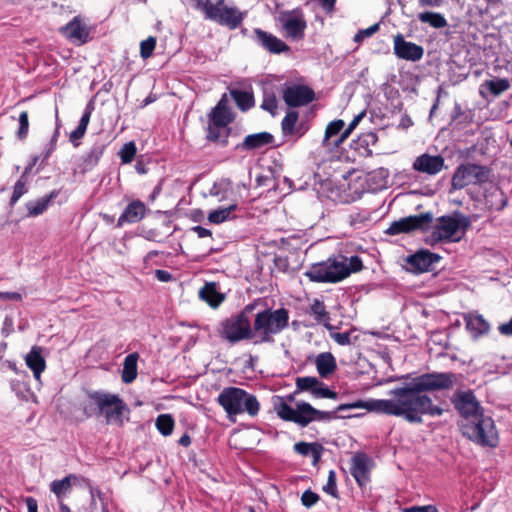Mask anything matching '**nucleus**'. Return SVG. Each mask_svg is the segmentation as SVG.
Returning a JSON list of instances; mask_svg holds the SVG:
<instances>
[{
    "instance_id": "33",
    "label": "nucleus",
    "mask_w": 512,
    "mask_h": 512,
    "mask_svg": "<svg viewBox=\"0 0 512 512\" xmlns=\"http://www.w3.org/2000/svg\"><path fill=\"white\" fill-rule=\"evenodd\" d=\"M58 195L57 191H52L49 195L44 196L36 201H30L26 204L28 214L30 216H38L42 214L48 207L49 203L52 199L56 198Z\"/></svg>"
},
{
    "instance_id": "50",
    "label": "nucleus",
    "mask_w": 512,
    "mask_h": 512,
    "mask_svg": "<svg viewBox=\"0 0 512 512\" xmlns=\"http://www.w3.org/2000/svg\"><path fill=\"white\" fill-rule=\"evenodd\" d=\"M319 499H320V497L317 493L308 489L303 492V494L301 496V503L306 508H311L319 501Z\"/></svg>"
},
{
    "instance_id": "54",
    "label": "nucleus",
    "mask_w": 512,
    "mask_h": 512,
    "mask_svg": "<svg viewBox=\"0 0 512 512\" xmlns=\"http://www.w3.org/2000/svg\"><path fill=\"white\" fill-rule=\"evenodd\" d=\"M402 512H439L435 505L411 506L402 509Z\"/></svg>"
},
{
    "instance_id": "8",
    "label": "nucleus",
    "mask_w": 512,
    "mask_h": 512,
    "mask_svg": "<svg viewBox=\"0 0 512 512\" xmlns=\"http://www.w3.org/2000/svg\"><path fill=\"white\" fill-rule=\"evenodd\" d=\"M251 310L250 306H246L243 311L223 319L217 328L218 336L230 344L254 339L253 326L248 315Z\"/></svg>"
},
{
    "instance_id": "35",
    "label": "nucleus",
    "mask_w": 512,
    "mask_h": 512,
    "mask_svg": "<svg viewBox=\"0 0 512 512\" xmlns=\"http://www.w3.org/2000/svg\"><path fill=\"white\" fill-rule=\"evenodd\" d=\"M421 23L429 24L435 29L444 28L448 25L446 18L438 12L425 11L418 14Z\"/></svg>"
},
{
    "instance_id": "44",
    "label": "nucleus",
    "mask_w": 512,
    "mask_h": 512,
    "mask_svg": "<svg viewBox=\"0 0 512 512\" xmlns=\"http://www.w3.org/2000/svg\"><path fill=\"white\" fill-rule=\"evenodd\" d=\"M27 192V177L21 175L14 185L13 194L10 199V205L14 206L16 202Z\"/></svg>"
},
{
    "instance_id": "1",
    "label": "nucleus",
    "mask_w": 512,
    "mask_h": 512,
    "mask_svg": "<svg viewBox=\"0 0 512 512\" xmlns=\"http://www.w3.org/2000/svg\"><path fill=\"white\" fill-rule=\"evenodd\" d=\"M457 380L452 372H432L419 375L411 382L390 390L389 399H371L368 401H355L340 404L334 411H322L311 404L297 402L295 408L288 402L294 400V395L273 398V408L277 416L288 422H293L300 427H306L314 421H330L338 417L337 413L350 409H366L386 415L402 417L408 423L421 424L423 416H441L444 409L434 405L427 392L446 390L451 388Z\"/></svg>"
},
{
    "instance_id": "49",
    "label": "nucleus",
    "mask_w": 512,
    "mask_h": 512,
    "mask_svg": "<svg viewBox=\"0 0 512 512\" xmlns=\"http://www.w3.org/2000/svg\"><path fill=\"white\" fill-rule=\"evenodd\" d=\"M365 114H366V112L362 111L353 118V120L350 122L348 127L341 133V136L336 140V144H341L350 135V133L356 128V126L359 124V122L363 119Z\"/></svg>"
},
{
    "instance_id": "25",
    "label": "nucleus",
    "mask_w": 512,
    "mask_h": 512,
    "mask_svg": "<svg viewBox=\"0 0 512 512\" xmlns=\"http://www.w3.org/2000/svg\"><path fill=\"white\" fill-rule=\"evenodd\" d=\"M199 298L210 307L217 308L225 300V295L218 291L216 282H207L198 292Z\"/></svg>"
},
{
    "instance_id": "20",
    "label": "nucleus",
    "mask_w": 512,
    "mask_h": 512,
    "mask_svg": "<svg viewBox=\"0 0 512 512\" xmlns=\"http://www.w3.org/2000/svg\"><path fill=\"white\" fill-rule=\"evenodd\" d=\"M255 41L262 48L272 54H281L290 51V47L275 35L260 28L254 29Z\"/></svg>"
},
{
    "instance_id": "45",
    "label": "nucleus",
    "mask_w": 512,
    "mask_h": 512,
    "mask_svg": "<svg viewBox=\"0 0 512 512\" xmlns=\"http://www.w3.org/2000/svg\"><path fill=\"white\" fill-rule=\"evenodd\" d=\"M137 152V147L133 141L125 143L119 152L123 164H129L133 161Z\"/></svg>"
},
{
    "instance_id": "28",
    "label": "nucleus",
    "mask_w": 512,
    "mask_h": 512,
    "mask_svg": "<svg viewBox=\"0 0 512 512\" xmlns=\"http://www.w3.org/2000/svg\"><path fill=\"white\" fill-rule=\"evenodd\" d=\"M344 121L341 119L330 122L325 130V136L323 139V146L328 149L337 148L340 144H336V140L341 136L344 131Z\"/></svg>"
},
{
    "instance_id": "55",
    "label": "nucleus",
    "mask_w": 512,
    "mask_h": 512,
    "mask_svg": "<svg viewBox=\"0 0 512 512\" xmlns=\"http://www.w3.org/2000/svg\"><path fill=\"white\" fill-rule=\"evenodd\" d=\"M85 133V129H83L80 126H77V128L70 133L69 140L75 147H77L79 145L78 140H80L85 135Z\"/></svg>"
},
{
    "instance_id": "21",
    "label": "nucleus",
    "mask_w": 512,
    "mask_h": 512,
    "mask_svg": "<svg viewBox=\"0 0 512 512\" xmlns=\"http://www.w3.org/2000/svg\"><path fill=\"white\" fill-rule=\"evenodd\" d=\"M209 123L216 127L219 124L228 126L233 121L231 110L228 106L226 94H224L217 105L209 113Z\"/></svg>"
},
{
    "instance_id": "12",
    "label": "nucleus",
    "mask_w": 512,
    "mask_h": 512,
    "mask_svg": "<svg viewBox=\"0 0 512 512\" xmlns=\"http://www.w3.org/2000/svg\"><path fill=\"white\" fill-rule=\"evenodd\" d=\"M433 221L431 212L421 213L418 215H410L391 223L386 230L388 235H398L402 233H410L415 230H426Z\"/></svg>"
},
{
    "instance_id": "19",
    "label": "nucleus",
    "mask_w": 512,
    "mask_h": 512,
    "mask_svg": "<svg viewBox=\"0 0 512 512\" xmlns=\"http://www.w3.org/2000/svg\"><path fill=\"white\" fill-rule=\"evenodd\" d=\"M444 166L445 160L441 155L424 153L416 157L412 168L419 173L434 176L441 172Z\"/></svg>"
},
{
    "instance_id": "60",
    "label": "nucleus",
    "mask_w": 512,
    "mask_h": 512,
    "mask_svg": "<svg viewBox=\"0 0 512 512\" xmlns=\"http://www.w3.org/2000/svg\"><path fill=\"white\" fill-rule=\"evenodd\" d=\"M155 277L161 282H168L172 279V274L166 270L158 269L155 271Z\"/></svg>"
},
{
    "instance_id": "34",
    "label": "nucleus",
    "mask_w": 512,
    "mask_h": 512,
    "mask_svg": "<svg viewBox=\"0 0 512 512\" xmlns=\"http://www.w3.org/2000/svg\"><path fill=\"white\" fill-rule=\"evenodd\" d=\"M230 94L240 110L247 111L254 106V96L252 92L233 89L230 91Z\"/></svg>"
},
{
    "instance_id": "4",
    "label": "nucleus",
    "mask_w": 512,
    "mask_h": 512,
    "mask_svg": "<svg viewBox=\"0 0 512 512\" xmlns=\"http://www.w3.org/2000/svg\"><path fill=\"white\" fill-rule=\"evenodd\" d=\"M218 404L224 409L229 420L243 413L255 417L260 410L256 396L239 387H225L217 397Z\"/></svg>"
},
{
    "instance_id": "62",
    "label": "nucleus",
    "mask_w": 512,
    "mask_h": 512,
    "mask_svg": "<svg viewBox=\"0 0 512 512\" xmlns=\"http://www.w3.org/2000/svg\"><path fill=\"white\" fill-rule=\"evenodd\" d=\"M500 334L505 336H512V318L498 327Z\"/></svg>"
},
{
    "instance_id": "46",
    "label": "nucleus",
    "mask_w": 512,
    "mask_h": 512,
    "mask_svg": "<svg viewBox=\"0 0 512 512\" xmlns=\"http://www.w3.org/2000/svg\"><path fill=\"white\" fill-rule=\"evenodd\" d=\"M18 122L19 128L16 132V136L19 140H25L28 136L29 131V118L27 111H22L19 114Z\"/></svg>"
},
{
    "instance_id": "47",
    "label": "nucleus",
    "mask_w": 512,
    "mask_h": 512,
    "mask_svg": "<svg viewBox=\"0 0 512 512\" xmlns=\"http://www.w3.org/2000/svg\"><path fill=\"white\" fill-rule=\"evenodd\" d=\"M323 491L327 494L331 495L334 498L339 497L337 482H336V473L334 470H330L328 474L327 483L323 487Z\"/></svg>"
},
{
    "instance_id": "17",
    "label": "nucleus",
    "mask_w": 512,
    "mask_h": 512,
    "mask_svg": "<svg viewBox=\"0 0 512 512\" xmlns=\"http://www.w3.org/2000/svg\"><path fill=\"white\" fill-rule=\"evenodd\" d=\"M296 388L298 391L309 392L316 399L328 398L335 400L338 398V394L335 391L329 389L327 385L313 376L298 377L296 379Z\"/></svg>"
},
{
    "instance_id": "36",
    "label": "nucleus",
    "mask_w": 512,
    "mask_h": 512,
    "mask_svg": "<svg viewBox=\"0 0 512 512\" xmlns=\"http://www.w3.org/2000/svg\"><path fill=\"white\" fill-rule=\"evenodd\" d=\"M72 480H77V476L74 474H69L63 479L54 480L50 484V490L56 495L58 499H60L70 490Z\"/></svg>"
},
{
    "instance_id": "29",
    "label": "nucleus",
    "mask_w": 512,
    "mask_h": 512,
    "mask_svg": "<svg viewBox=\"0 0 512 512\" xmlns=\"http://www.w3.org/2000/svg\"><path fill=\"white\" fill-rule=\"evenodd\" d=\"M465 324L466 329L474 336L479 337L483 334H486L489 329V323L484 319L482 315L479 314H469L465 316Z\"/></svg>"
},
{
    "instance_id": "59",
    "label": "nucleus",
    "mask_w": 512,
    "mask_h": 512,
    "mask_svg": "<svg viewBox=\"0 0 512 512\" xmlns=\"http://www.w3.org/2000/svg\"><path fill=\"white\" fill-rule=\"evenodd\" d=\"M379 28H380L379 23H375V24L371 25L370 27H368L366 29L359 30V31H360L362 37L369 38L373 34H375L379 30Z\"/></svg>"
},
{
    "instance_id": "64",
    "label": "nucleus",
    "mask_w": 512,
    "mask_h": 512,
    "mask_svg": "<svg viewBox=\"0 0 512 512\" xmlns=\"http://www.w3.org/2000/svg\"><path fill=\"white\" fill-rule=\"evenodd\" d=\"M444 0H418L420 7H439Z\"/></svg>"
},
{
    "instance_id": "26",
    "label": "nucleus",
    "mask_w": 512,
    "mask_h": 512,
    "mask_svg": "<svg viewBox=\"0 0 512 512\" xmlns=\"http://www.w3.org/2000/svg\"><path fill=\"white\" fill-rule=\"evenodd\" d=\"M146 212V206L143 202L136 200L127 205L123 213L118 219V225L121 226L124 223H136L140 221Z\"/></svg>"
},
{
    "instance_id": "40",
    "label": "nucleus",
    "mask_w": 512,
    "mask_h": 512,
    "mask_svg": "<svg viewBox=\"0 0 512 512\" xmlns=\"http://www.w3.org/2000/svg\"><path fill=\"white\" fill-rule=\"evenodd\" d=\"M482 86H485L492 95L499 96L510 88V81L506 78L487 80Z\"/></svg>"
},
{
    "instance_id": "18",
    "label": "nucleus",
    "mask_w": 512,
    "mask_h": 512,
    "mask_svg": "<svg viewBox=\"0 0 512 512\" xmlns=\"http://www.w3.org/2000/svg\"><path fill=\"white\" fill-rule=\"evenodd\" d=\"M441 259L440 255L426 249H420L406 258L409 270L415 274L430 271L432 265Z\"/></svg>"
},
{
    "instance_id": "48",
    "label": "nucleus",
    "mask_w": 512,
    "mask_h": 512,
    "mask_svg": "<svg viewBox=\"0 0 512 512\" xmlns=\"http://www.w3.org/2000/svg\"><path fill=\"white\" fill-rule=\"evenodd\" d=\"M156 46V38L148 37L140 43V55L143 59L149 58L155 49Z\"/></svg>"
},
{
    "instance_id": "15",
    "label": "nucleus",
    "mask_w": 512,
    "mask_h": 512,
    "mask_svg": "<svg viewBox=\"0 0 512 512\" xmlns=\"http://www.w3.org/2000/svg\"><path fill=\"white\" fill-rule=\"evenodd\" d=\"M282 97L287 106L301 107L315 100V92L307 85L292 84L283 89Z\"/></svg>"
},
{
    "instance_id": "10",
    "label": "nucleus",
    "mask_w": 512,
    "mask_h": 512,
    "mask_svg": "<svg viewBox=\"0 0 512 512\" xmlns=\"http://www.w3.org/2000/svg\"><path fill=\"white\" fill-rule=\"evenodd\" d=\"M491 169L487 166L464 163L460 164L452 176L451 189L460 190L468 185H480L490 180Z\"/></svg>"
},
{
    "instance_id": "52",
    "label": "nucleus",
    "mask_w": 512,
    "mask_h": 512,
    "mask_svg": "<svg viewBox=\"0 0 512 512\" xmlns=\"http://www.w3.org/2000/svg\"><path fill=\"white\" fill-rule=\"evenodd\" d=\"M103 150H104V147L101 145L93 146L91 148L90 152L88 153V155L85 159V162H87L88 164L97 163L103 154Z\"/></svg>"
},
{
    "instance_id": "2",
    "label": "nucleus",
    "mask_w": 512,
    "mask_h": 512,
    "mask_svg": "<svg viewBox=\"0 0 512 512\" xmlns=\"http://www.w3.org/2000/svg\"><path fill=\"white\" fill-rule=\"evenodd\" d=\"M362 268L363 262L359 256L337 255L329 257L325 261L313 263L304 275L312 282L337 283L350 276L351 273L361 271Z\"/></svg>"
},
{
    "instance_id": "43",
    "label": "nucleus",
    "mask_w": 512,
    "mask_h": 512,
    "mask_svg": "<svg viewBox=\"0 0 512 512\" xmlns=\"http://www.w3.org/2000/svg\"><path fill=\"white\" fill-rule=\"evenodd\" d=\"M326 329L329 331L330 338L333 339L337 344H339L341 346H347V345L352 344V341H351L352 330L348 331V332H343V333L336 332L335 331L336 327L331 324H326Z\"/></svg>"
},
{
    "instance_id": "14",
    "label": "nucleus",
    "mask_w": 512,
    "mask_h": 512,
    "mask_svg": "<svg viewBox=\"0 0 512 512\" xmlns=\"http://www.w3.org/2000/svg\"><path fill=\"white\" fill-rule=\"evenodd\" d=\"M58 31L68 41L78 46L86 44L91 39V29L81 16H75Z\"/></svg>"
},
{
    "instance_id": "56",
    "label": "nucleus",
    "mask_w": 512,
    "mask_h": 512,
    "mask_svg": "<svg viewBox=\"0 0 512 512\" xmlns=\"http://www.w3.org/2000/svg\"><path fill=\"white\" fill-rule=\"evenodd\" d=\"M368 219H369V217H368L367 212H364L363 214L362 213L353 214V215H351V225L356 228H359V224L364 223Z\"/></svg>"
},
{
    "instance_id": "39",
    "label": "nucleus",
    "mask_w": 512,
    "mask_h": 512,
    "mask_svg": "<svg viewBox=\"0 0 512 512\" xmlns=\"http://www.w3.org/2000/svg\"><path fill=\"white\" fill-rule=\"evenodd\" d=\"M174 419L170 414H160L155 421V426L160 434L169 436L174 429Z\"/></svg>"
},
{
    "instance_id": "51",
    "label": "nucleus",
    "mask_w": 512,
    "mask_h": 512,
    "mask_svg": "<svg viewBox=\"0 0 512 512\" xmlns=\"http://www.w3.org/2000/svg\"><path fill=\"white\" fill-rule=\"evenodd\" d=\"M318 443L298 442L294 444V451L302 456H309Z\"/></svg>"
},
{
    "instance_id": "58",
    "label": "nucleus",
    "mask_w": 512,
    "mask_h": 512,
    "mask_svg": "<svg viewBox=\"0 0 512 512\" xmlns=\"http://www.w3.org/2000/svg\"><path fill=\"white\" fill-rule=\"evenodd\" d=\"M323 450H324L323 446L321 444H319V443H318V445H316L314 447L313 452H311V454H310V456L312 457V464L313 465H317L318 464V462L321 459Z\"/></svg>"
},
{
    "instance_id": "31",
    "label": "nucleus",
    "mask_w": 512,
    "mask_h": 512,
    "mask_svg": "<svg viewBox=\"0 0 512 512\" xmlns=\"http://www.w3.org/2000/svg\"><path fill=\"white\" fill-rule=\"evenodd\" d=\"M207 130V139L209 141L218 143L223 147L228 145V137L230 134V128L228 126L219 124L215 127L213 123H209Z\"/></svg>"
},
{
    "instance_id": "13",
    "label": "nucleus",
    "mask_w": 512,
    "mask_h": 512,
    "mask_svg": "<svg viewBox=\"0 0 512 512\" xmlns=\"http://www.w3.org/2000/svg\"><path fill=\"white\" fill-rule=\"evenodd\" d=\"M451 401L461 415V421H470L483 413L479 401L471 390L455 392Z\"/></svg>"
},
{
    "instance_id": "61",
    "label": "nucleus",
    "mask_w": 512,
    "mask_h": 512,
    "mask_svg": "<svg viewBox=\"0 0 512 512\" xmlns=\"http://www.w3.org/2000/svg\"><path fill=\"white\" fill-rule=\"evenodd\" d=\"M191 230L195 232L199 238L210 237L212 235V232L209 229L202 226H194Z\"/></svg>"
},
{
    "instance_id": "41",
    "label": "nucleus",
    "mask_w": 512,
    "mask_h": 512,
    "mask_svg": "<svg viewBox=\"0 0 512 512\" xmlns=\"http://www.w3.org/2000/svg\"><path fill=\"white\" fill-rule=\"evenodd\" d=\"M298 117V112L292 110L289 111L282 119L281 129L284 136L294 135L295 125L298 122Z\"/></svg>"
},
{
    "instance_id": "63",
    "label": "nucleus",
    "mask_w": 512,
    "mask_h": 512,
    "mask_svg": "<svg viewBox=\"0 0 512 512\" xmlns=\"http://www.w3.org/2000/svg\"><path fill=\"white\" fill-rule=\"evenodd\" d=\"M24 501L26 503L28 512H38V503L35 498L26 497Z\"/></svg>"
},
{
    "instance_id": "9",
    "label": "nucleus",
    "mask_w": 512,
    "mask_h": 512,
    "mask_svg": "<svg viewBox=\"0 0 512 512\" xmlns=\"http://www.w3.org/2000/svg\"><path fill=\"white\" fill-rule=\"evenodd\" d=\"M470 224L469 217L461 213H455L453 216H442L438 219V224L431 234L429 243L434 244L439 241L458 242L464 236Z\"/></svg>"
},
{
    "instance_id": "38",
    "label": "nucleus",
    "mask_w": 512,
    "mask_h": 512,
    "mask_svg": "<svg viewBox=\"0 0 512 512\" xmlns=\"http://www.w3.org/2000/svg\"><path fill=\"white\" fill-rule=\"evenodd\" d=\"M237 209L236 204L229 205L228 207L218 208L208 214V220L214 224L223 223L231 218V214Z\"/></svg>"
},
{
    "instance_id": "23",
    "label": "nucleus",
    "mask_w": 512,
    "mask_h": 512,
    "mask_svg": "<svg viewBox=\"0 0 512 512\" xmlns=\"http://www.w3.org/2000/svg\"><path fill=\"white\" fill-rule=\"evenodd\" d=\"M368 461L365 454H357L352 458L350 471L359 486H365L369 482Z\"/></svg>"
},
{
    "instance_id": "22",
    "label": "nucleus",
    "mask_w": 512,
    "mask_h": 512,
    "mask_svg": "<svg viewBox=\"0 0 512 512\" xmlns=\"http://www.w3.org/2000/svg\"><path fill=\"white\" fill-rule=\"evenodd\" d=\"M274 136L269 132H259L247 135L243 142L236 145V149L251 151L271 145Z\"/></svg>"
},
{
    "instance_id": "27",
    "label": "nucleus",
    "mask_w": 512,
    "mask_h": 512,
    "mask_svg": "<svg viewBox=\"0 0 512 512\" xmlns=\"http://www.w3.org/2000/svg\"><path fill=\"white\" fill-rule=\"evenodd\" d=\"M315 365L322 378H328L337 368L336 359L330 352L320 353L315 359Z\"/></svg>"
},
{
    "instance_id": "16",
    "label": "nucleus",
    "mask_w": 512,
    "mask_h": 512,
    "mask_svg": "<svg viewBox=\"0 0 512 512\" xmlns=\"http://www.w3.org/2000/svg\"><path fill=\"white\" fill-rule=\"evenodd\" d=\"M393 53L399 59L417 62L423 58L424 48L407 41L401 33H397L393 37Z\"/></svg>"
},
{
    "instance_id": "37",
    "label": "nucleus",
    "mask_w": 512,
    "mask_h": 512,
    "mask_svg": "<svg viewBox=\"0 0 512 512\" xmlns=\"http://www.w3.org/2000/svg\"><path fill=\"white\" fill-rule=\"evenodd\" d=\"M310 313L314 316L317 323L323 324L326 328V324L329 323V313L326 310V306L319 299H314L310 305Z\"/></svg>"
},
{
    "instance_id": "57",
    "label": "nucleus",
    "mask_w": 512,
    "mask_h": 512,
    "mask_svg": "<svg viewBox=\"0 0 512 512\" xmlns=\"http://www.w3.org/2000/svg\"><path fill=\"white\" fill-rule=\"evenodd\" d=\"M0 300L19 302L22 300V295L18 292H0Z\"/></svg>"
},
{
    "instance_id": "30",
    "label": "nucleus",
    "mask_w": 512,
    "mask_h": 512,
    "mask_svg": "<svg viewBox=\"0 0 512 512\" xmlns=\"http://www.w3.org/2000/svg\"><path fill=\"white\" fill-rule=\"evenodd\" d=\"M377 142V134L373 131H368L359 135L355 141L354 148L363 156H371L372 150L370 147L376 145Z\"/></svg>"
},
{
    "instance_id": "5",
    "label": "nucleus",
    "mask_w": 512,
    "mask_h": 512,
    "mask_svg": "<svg viewBox=\"0 0 512 512\" xmlns=\"http://www.w3.org/2000/svg\"><path fill=\"white\" fill-rule=\"evenodd\" d=\"M288 325L289 312L285 308L265 309L258 312L253 323L254 343L272 342L273 336L279 334Z\"/></svg>"
},
{
    "instance_id": "53",
    "label": "nucleus",
    "mask_w": 512,
    "mask_h": 512,
    "mask_svg": "<svg viewBox=\"0 0 512 512\" xmlns=\"http://www.w3.org/2000/svg\"><path fill=\"white\" fill-rule=\"evenodd\" d=\"M94 110V104L92 101H90L85 109H84V112L80 118V121H79V124L78 126L82 127L83 129L87 130V127H88V124H89V121H90V117H91V114H92V111Z\"/></svg>"
},
{
    "instance_id": "42",
    "label": "nucleus",
    "mask_w": 512,
    "mask_h": 512,
    "mask_svg": "<svg viewBox=\"0 0 512 512\" xmlns=\"http://www.w3.org/2000/svg\"><path fill=\"white\" fill-rule=\"evenodd\" d=\"M261 108L269 112L272 116L276 115L278 102L272 90L264 89Z\"/></svg>"
},
{
    "instance_id": "3",
    "label": "nucleus",
    "mask_w": 512,
    "mask_h": 512,
    "mask_svg": "<svg viewBox=\"0 0 512 512\" xmlns=\"http://www.w3.org/2000/svg\"><path fill=\"white\" fill-rule=\"evenodd\" d=\"M82 410L87 418L103 416L107 424L121 426L127 406L117 394L88 390Z\"/></svg>"
},
{
    "instance_id": "32",
    "label": "nucleus",
    "mask_w": 512,
    "mask_h": 512,
    "mask_svg": "<svg viewBox=\"0 0 512 512\" xmlns=\"http://www.w3.org/2000/svg\"><path fill=\"white\" fill-rule=\"evenodd\" d=\"M139 355L138 353L128 354L123 363V371H122V381L124 383H131L137 377V361Z\"/></svg>"
},
{
    "instance_id": "24",
    "label": "nucleus",
    "mask_w": 512,
    "mask_h": 512,
    "mask_svg": "<svg viewBox=\"0 0 512 512\" xmlns=\"http://www.w3.org/2000/svg\"><path fill=\"white\" fill-rule=\"evenodd\" d=\"M26 365L33 372V376L37 381H40L41 374L46 368V361L42 355V348L40 346H33L25 357Z\"/></svg>"
},
{
    "instance_id": "7",
    "label": "nucleus",
    "mask_w": 512,
    "mask_h": 512,
    "mask_svg": "<svg viewBox=\"0 0 512 512\" xmlns=\"http://www.w3.org/2000/svg\"><path fill=\"white\" fill-rule=\"evenodd\" d=\"M194 1L195 8L203 13L205 19L231 30L238 28L244 20L245 14L237 7L226 6L224 0H217L215 3L211 0Z\"/></svg>"
},
{
    "instance_id": "11",
    "label": "nucleus",
    "mask_w": 512,
    "mask_h": 512,
    "mask_svg": "<svg viewBox=\"0 0 512 512\" xmlns=\"http://www.w3.org/2000/svg\"><path fill=\"white\" fill-rule=\"evenodd\" d=\"M278 21L288 39L300 41L304 38L307 22L300 9L282 11L278 16Z\"/></svg>"
},
{
    "instance_id": "6",
    "label": "nucleus",
    "mask_w": 512,
    "mask_h": 512,
    "mask_svg": "<svg viewBox=\"0 0 512 512\" xmlns=\"http://www.w3.org/2000/svg\"><path fill=\"white\" fill-rule=\"evenodd\" d=\"M459 426L466 438L480 446L494 448L499 443L494 420L484 413L470 421H460Z\"/></svg>"
}]
</instances>
